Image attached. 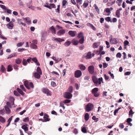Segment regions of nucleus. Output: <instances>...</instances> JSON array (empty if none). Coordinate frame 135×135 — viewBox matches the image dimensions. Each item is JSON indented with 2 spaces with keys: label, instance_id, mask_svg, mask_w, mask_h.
I'll return each instance as SVG.
<instances>
[{
  "label": "nucleus",
  "instance_id": "a19ab883",
  "mask_svg": "<svg viewBox=\"0 0 135 135\" xmlns=\"http://www.w3.org/2000/svg\"><path fill=\"white\" fill-rule=\"evenodd\" d=\"M24 42H19L17 45V47H20L22 46L24 44Z\"/></svg>",
  "mask_w": 135,
  "mask_h": 135
},
{
  "label": "nucleus",
  "instance_id": "2eb2a0df",
  "mask_svg": "<svg viewBox=\"0 0 135 135\" xmlns=\"http://www.w3.org/2000/svg\"><path fill=\"white\" fill-rule=\"evenodd\" d=\"M23 20H26V22L28 24H30L31 22V20L29 17H27L25 18H23Z\"/></svg>",
  "mask_w": 135,
  "mask_h": 135
},
{
  "label": "nucleus",
  "instance_id": "a211bd4d",
  "mask_svg": "<svg viewBox=\"0 0 135 135\" xmlns=\"http://www.w3.org/2000/svg\"><path fill=\"white\" fill-rule=\"evenodd\" d=\"M110 43L112 44H115L117 43V40L115 38H113L110 41Z\"/></svg>",
  "mask_w": 135,
  "mask_h": 135
},
{
  "label": "nucleus",
  "instance_id": "b1692460",
  "mask_svg": "<svg viewBox=\"0 0 135 135\" xmlns=\"http://www.w3.org/2000/svg\"><path fill=\"white\" fill-rule=\"evenodd\" d=\"M9 108L7 106H5V109L7 113L9 114L10 112V110Z\"/></svg>",
  "mask_w": 135,
  "mask_h": 135
},
{
  "label": "nucleus",
  "instance_id": "09e8293b",
  "mask_svg": "<svg viewBox=\"0 0 135 135\" xmlns=\"http://www.w3.org/2000/svg\"><path fill=\"white\" fill-rule=\"evenodd\" d=\"M92 119L95 121V122H97L98 121V119L96 118L95 116H93L92 117Z\"/></svg>",
  "mask_w": 135,
  "mask_h": 135
},
{
  "label": "nucleus",
  "instance_id": "79ce46f5",
  "mask_svg": "<svg viewBox=\"0 0 135 135\" xmlns=\"http://www.w3.org/2000/svg\"><path fill=\"white\" fill-rule=\"evenodd\" d=\"M14 95L17 96H19L20 95V94L19 93L18 91H14Z\"/></svg>",
  "mask_w": 135,
  "mask_h": 135
},
{
  "label": "nucleus",
  "instance_id": "e433bc0d",
  "mask_svg": "<svg viewBox=\"0 0 135 135\" xmlns=\"http://www.w3.org/2000/svg\"><path fill=\"white\" fill-rule=\"evenodd\" d=\"M94 7H95V10L97 12V13L99 14V10L98 8V7L95 4L94 5Z\"/></svg>",
  "mask_w": 135,
  "mask_h": 135
},
{
  "label": "nucleus",
  "instance_id": "bb28decb",
  "mask_svg": "<svg viewBox=\"0 0 135 135\" xmlns=\"http://www.w3.org/2000/svg\"><path fill=\"white\" fill-rule=\"evenodd\" d=\"M17 91L19 93L22 95H23L24 94V93L23 91L21 89H20L19 88H17Z\"/></svg>",
  "mask_w": 135,
  "mask_h": 135
},
{
  "label": "nucleus",
  "instance_id": "4c0bfd02",
  "mask_svg": "<svg viewBox=\"0 0 135 135\" xmlns=\"http://www.w3.org/2000/svg\"><path fill=\"white\" fill-rule=\"evenodd\" d=\"M0 121L2 123H4L5 122V120L3 117L0 116Z\"/></svg>",
  "mask_w": 135,
  "mask_h": 135
},
{
  "label": "nucleus",
  "instance_id": "7c9ffc66",
  "mask_svg": "<svg viewBox=\"0 0 135 135\" xmlns=\"http://www.w3.org/2000/svg\"><path fill=\"white\" fill-rule=\"evenodd\" d=\"M24 130V131L26 132V131H27L28 130V128L27 127H26L25 126V125H23L21 127Z\"/></svg>",
  "mask_w": 135,
  "mask_h": 135
},
{
  "label": "nucleus",
  "instance_id": "7ed1b4c3",
  "mask_svg": "<svg viewBox=\"0 0 135 135\" xmlns=\"http://www.w3.org/2000/svg\"><path fill=\"white\" fill-rule=\"evenodd\" d=\"M93 105L92 104L89 103L87 104L85 107L86 110L88 112L91 110L92 108L93 107Z\"/></svg>",
  "mask_w": 135,
  "mask_h": 135
},
{
  "label": "nucleus",
  "instance_id": "0e129e2a",
  "mask_svg": "<svg viewBox=\"0 0 135 135\" xmlns=\"http://www.w3.org/2000/svg\"><path fill=\"white\" fill-rule=\"evenodd\" d=\"M67 3V1L65 0H63L62 2V5L63 6H65Z\"/></svg>",
  "mask_w": 135,
  "mask_h": 135
},
{
  "label": "nucleus",
  "instance_id": "aec40b11",
  "mask_svg": "<svg viewBox=\"0 0 135 135\" xmlns=\"http://www.w3.org/2000/svg\"><path fill=\"white\" fill-rule=\"evenodd\" d=\"M17 22L19 25H22L24 26H25L26 25V24L25 23L22 22L21 20L20 19H17Z\"/></svg>",
  "mask_w": 135,
  "mask_h": 135
},
{
  "label": "nucleus",
  "instance_id": "473e14b6",
  "mask_svg": "<svg viewBox=\"0 0 135 135\" xmlns=\"http://www.w3.org/2000/svg\"><path fill=\"white\" fill-rule=\"evenodd\" d=\"M21 60L19 58L16 59L15 60L17 64H20L21 63Z\"/></svg>",
  "mask_w": 135,
  "mask_h": 135
},
{
  "label": "nucleus",
  "instance_id": "f257e3e1",
  "mask_svg": "<svg viewBox=\"0 0 135 135\" xmlns=\"http://www.w3.org/2000/svg\"><path fill=\"white\" fill-rule=\"evenodd\" d=\"M92 78L93 82L95 84L98 83L100 85L101 84V82H102L103 78L102 77L98 79L95 76H92Z\"/></svg>",
  "mask_w": 135,
  "mask_h": 135
},
{
  "label": "nucleus",
  "instance_id": "423d86ee",
  "mask_svg": "<svg viewBox=\"0 0 135 135\" xmlns=\"http://www.w3.org/2000/svg\"><path fill=\"white\" fill-rule=\"evenodd\" d=\"M72 94L68 92L65 93L64 94V97L66 99H70L72 98Z\"/></svg>",
  "mask_w": 135,
  "mask_h": 135
},
{
  "label": "nucleus",
  "instance_id": "dca6fc26",
  "mask_svg": "<svg viewBox=\"0 0 135 135\" xmlns=\"http://www.w3.org/2000/svg\"><path fill=\"white\" fill-rule=\"evenodd\" d=\"M41 74L37 72H35L34 73V76L36 78L39 79L40 78Z\"/></svg>",
  "mask_w": 135,
  "mask_h": 135
},
{
  "label": "nucleus",
  "instance_id": "c756f323",
  "mask_svg": "<svg viewBox=\"0 0 135 135\" xmlns=\"http://www.w3.org/2000/svg\"><path fill=\"white\" fill-rule=\"evenodd\" d=\"M82 132L84 133H87V131L85 127H83L81 129Z\"/></svg>",
  "mask_w": 135,
  "mask_h": 135
},
{
  "label": "nucleus",
  "instance_id": "f8f14e48",
  "mask_svg": "<svg viewBox=\"0 0 135 135\" xmlns=\"http://www.w3.org/2000/svg\"><path fill=\"white\" fill-rule=\"evenodd\" d=\"M44 6L50 9H51L52 8H55V5L54 4H50V5H45Z\"/></svg>",
  "mask_w": 135,
  "mask_h": 135
},
{
  "label": "nucleus",
  "instance_id": "a18cd8bd",
  "mask_svg": "<svg viewBox=\"0 0 135 135\" xmlns=\"http://www.w3.org/2000/svg\"><path fill=\"white\" fill-rule=\"evenodd\" d=\"M78 37L79 38H82L83 37H84L83 33L81 32H80L79 34Z\"/></svg>",
  "mask_w": 135,
  "mask_h": 135
},
{
  "label": "nucleus",
  "instance_id": "ddd939ff",
  "mask_svg": "<svg viewBox=\"0 0 135 135\" xmlns=\"http://www.w3.org/2000/svg\"><path fill=\"white\" fill-rule=\"evenodd\" d=\"M27 6L29 8L32 10H34V7L32 6V2H30L27 3Z\"/></svg>",
  "mask_w": 135,
  "mask_h": 135
},
{
  "label": "nucleus",
  "instance_id": "4be33fe9",
  "mask_svg": "<svg viewBox=\"0 0 135 135\" xmlns=\"http://www.w3.org/2000/svg\"><path fill=\"white\" fill-rule=\"evenodd\" d=\"M50 30L53 34H55L56 33L55 30L53 26H52L50 28Z\"/></svg>",
  "mask_w": 135,
  "mask_h": 135
},
{
  "label": "nucleus",
  "instance_id": "13d9d810",
  "mask_svg": "<svg viewBox=\"0 0 135 135\" xmlns=\"http://www.w3.org/2000/svg\"><path fill=\"white\" fill-rule=\"evenodd\" d=\"M106 21L108 22L110 21L111 19L110 17H108L105 18Z\"/></svg>",
  "mask_w": 135,
  "mask_h": 135
},
{
  "label": "nucleus",
  "instance_id": "6e6d98bb",
  "mask_svg": "<svg viewBox=\"0 0 135 135\" xmlns=\"http://www.w3.org/2000/svg\"><path fill=\"white\" fill-rule=\"evenodd\" d=\"M7 107H9L10 108H11L12 107L11 105V104L9 102H7Z\"/></svg>",
  "mask_w": 135,
  "mask_h": 135
},
{
  "label": "nucleus",
  "instance_id": "c9c22d12",
  "mask_svg": "<svg viewBox=\"0 0 135 135\" xmlns=\"http://www.w3.org/2000/svg\"><path fill=\"white\" fill-rule=\"evenodd\" d=\"M13 69L12 66L10 65L8 66L7 71H10Z\"/></svg>",
  "mask_w": 135,
  "mask_h": 135
},
{
  "label": "nucleus",
  "instance_id": "603ef678",
  "mask_svg": "<svg viewBox=\"0 0 135 135\" xmlns=\"http://www.w3.org/2000/svg\"><path fill=\"white\" fill-rule=\"evenodd\" d=\"M121 54L120 52H118L117 53L116 55V57H117L120 58L121 56Z\"/></svg>",
  "mask_w": 135,
  "mask_h": 135
},
{
  "label": "nucleus",
  "instance_id": "a878e982",
  "mask_svg": "<svg viewBox=\"0 0 135 135\" xmlns=\"http://www.w3.org/2000/svg\"><path fill=\"white\" fill-rule=\"evenodd\" d=\"M134 113V112H133L132 109L130 108V110L129 112V117H132L133 114Z\"/></svg>",
  "mask_w": 135,
  "mask_h": 135
},
{
  "label": "nucleus",
  "instance_id": "864d4df0",
  "mask_svg": "<svg viewBox=\"0 0 135 135\" xmlns=\"http://www.w3.org/2000/svg\"><path fill=\"white\" fill-rule=\"evenodd\" d=\"M70 102V100L69 99H66L63 101V102L65 103H69Z\"/></svg>",
  "mask_w": 135,
  "mask_h": 135
},
{
  "label": "nucleus",
  "instance_id": "4468645a",
  "mask_svg": "<svg viewBox=\"0 0 135 135\" xmlns=\"http://www.w3.org/2000/svg\"><path fill=\"white\" fill-rule=\"evenodd\" d=\"M32 60L37 65L40 66V64L38 62L37 58L36 57H34L32 59Z\"/></svg>",
  "mask_w": 135,
  "mask_h": 135
},
{
  "label": "nucleus",
  "instance_id": "6ab92c4d",
  "mask_svg": "<svg viewBox=\"0 0 135 135\" xmlns=\"http://www.w3.org/2000/svg\"><path fill=\"white\" fill-rule=\"evenodd\" d=\"M91 54L90 52H89L87 54L86 56V59H91L92 57Z\"/></svg>",
  "mask_w": 135,
  "mask_h": 135
},
{
  "label": "nucleus",
  "instance_id": "9d476101",
  "mask_svg": "<svg viewBox=\"0 0 135 135\" xmlns=\"http://www.w3.org/2000/svg\"><path fill=\"white\" fill-rule=\"evenodd\" d=\"M48 117V115L46 114H44V116L43 117L44 120L42 121L43 122H46L49 121L50 120V119H49Z\"/></svg>",
  "mask_w": 135,
  "mask_h": 135
},
{
  "label": "nucleus",
  "instance_id": "052dcab7",
  "mask_svg": "<svg viewBox=\"0 0 135 135\" xmlns=\"http://www.w3.org/2000/svg\"><path fill=\"white\" fill-rule=\"evenodd\" d=\"M29 120V118L28 117H27L25 118L23 120V121L25 122H27Z\"/></svg>",
  "mask_w": 135,
  "mask_h": 135
},
{
  "label": "nucleus",
  "instance_id": "20e7f679",
  "mask_svg": "<svg viewBox=\"0 0 135 135\" xmlns=\"http://www.w3.org/2000/svg\"><path fill=\"white\" fill-rule=\"evenodd\" d=\"M88 71L91 74H93L94 73V67L93 65H90L88 68Z\"/></svg>",
  "mask_w": 135,
  "mask_h": 135
},
{
  "label": "nucleus",
  "instance_id": "e2e57ef3",
  "mask_svg": "<svg viewBox=\"0 0 135 135\" xmlns=\"http://www.w3.org/2000/svg\"><path fill=\"white\" fill-rule=\"evenodd\" d=\"M32 58L30 57H29L28 58L27 60V62L28 63H30V62L31 61Z\"/></svg>",
  "mask_w": 135,
  "mask_h": 135
},
{
  "label": "nucleus",
  "instance_id": "9b49d317",
  "mask_svg": "<svg viewBox=\"0 0 135 135\" xmlns=\"http://www.w3.org/2000/svg\"><path fill=\"white\" fill-rule=\"evenodd\" d=\"M52 58L56 61V63H58L61 60V58H57L54 56L52 57Z\"/></svg>",
  "mask_w": 135,
  "mask_h": 135
},
{
  "label": "nucleus",
  "instance_id": "bf43d9fd",
  "mask_svg": "<svg viewBox=\"0 0 135 135\" xmlns=\"http://www.w3.org/2000/svg\"><path fill=\"white\" fill-rule=\"evenodd\" d=\"M73 132L75 134H77L78 133V130L76 128H75L73 131Z\"/></svg>",
  "mask_w": 135,
  "mask_h": 135
},
{
  "label": "nucleus",
  "instance_id": "72a5a7b5",
  "mask_svg": "<svg viewBox=\"0 0 135 135\" xmlns=\"http://www.w3.org/2000/svg\"><path fill=\"white\" fill-rule=\"evenodd\" d=\"M84 41V37H83L81 38V39L79 40V43L80 44H83Z\"/></svg>",
  "mask_w": 135,
  "mask_h": 135
},
{
  "label": "nucleus",
  "instance_id": "1a4fd4ad",
  "mask_svg": "<svg viewBox=\"0 0 135 135\" xmlns=\"http://www.w3.org/2000/svg\"><path fill=\"white\" fill-rule=\"evenodd\" d=\"M6 26L9 29H12L14 26L13 22L11 21L8 24L6 25Z\"/></svg>",
  "mask_w": 135,
  "mask_h": 135
},
{
  "label": "nucleus",
  "instance_id": "f3484780",
  "mask_svg": "<svg viewBox=\"0 0 135 135\" xmlns=\"http://www.w3.org/2000/svg\"><path fill=\"white\" fill-rule=\"evenodd\" d=\"M100 45V43L99 42L94 43L93 45V48L95 49L97 48Z\"/></svg>",
  "mask_w": 135,
  "mask_h": 135
},
{
  "label": "nucleus",
  "instance_id": "4d7b16f0",
  "mask_svg": "<svg viewBox=\"0 0 135 135\" xmlns=\"http://www.w3.org/2000/svg\"><path fill=\"white\" fill-rule=\"evenodd\" d=\"M5 71V68L3 65H2L1 66V71L2 72H3Z\"/></svg>",
  "mask_w": 135,
  "mask_h": 135
},
{
  "label": "nucleus",
  "instance_id": "393cba45",
  "mask_svg": "<svg viewBox=\"0 0 135 135\" xmlns=\"http://www.w3.org/2000/svg\"><path fill=\"white\" fill-rule=\"evenodd\" d=\"M89 118V115L88 113H86L85 115V119L86 121L88 120Z\"/></svg>",
  "mask_w": 135,
  "mask_h": 135
},
{
  "label": "nucleus",
  "instance_id": "774afa93",
  "mask_svg": "<svg viewBox=\"0 0 135 135\" xmlns=\"http://www.w3.org/2000/svg\"><path fill=\"white\" fill-rule=\"evenodd\" d=\"M104 11H105L106 12L108 13L110 12V9H109V8H108L105 9L104 10Z\"/></svg>",
  "mask_w": 135,
  "mask_h": 135
},
{
  "label": "nucleus",
  "instance_id": "680f3d73",
  "mask_svg": "<svg viewBox=\"0 0 135 135\" xmlns=\"http://www.w3.org/2000/svg\"><path fill=\"white\" fill-rule=\"evenodd\" d=\"M20 88L22 89L24 91H25L26 90L25 89V88L24 86L21 85L20 86Z\"/></svg>",
  "mask_w": 135,
  "mask_h": 135
},
{
  "label": "nucleus",
  "instance_id": "c85d7f7f",
  "mask_svg": "<svg viewBox=\"0 0 135 135\" xmlns=\"http://www.w3.org/2000/svg\"><path fill=\"white\" fill-rule=\"evenodd\" d=\"M22 63L23 65L24 66H26L27 64V62L26 59H23L22 60Z\"/></svg>",
  "mask_w": 135,
  "mask_h": 135
},
{
  "label": "nucleus",
  "instance_id": "f704fd0d",
  "mask_svg": "<svg viewBox=\"0 0 135 135\" xmlns=\"http://www.w3.org/2000/svg\"><path fill=\"white\" fill-rule=\"evenodd\" d=\"M37 73H40L41 74H42V73L41 70L39 67H38L37 69Z\"/></svg>",
  "mask_w": 135,
  "mask_h": 135
},
{
  "label": "nucleus",
  "instance_id": "2f4dec72",
  "mask_svg": "<svg viewBox=\"0 0 135 135\" xmlns=\"http://www.w3.org/2000/svg\"><path fill=\"white\" fill-rule=\"evenodd\" d=\"M71 44V42L70 41H68L65 43L64 45L66 46H69Z\"/></svg>",
  "mask_w": 135,
  "mask_h": 135
},
{
  "label": "nucleus",
  "instance_id": "cd10ccee",
  "mask_svg": "<svg viewBox=\"0 0 135 135\" xmlns=\"http://www.w3.org/2000/svg\"><path fill=\"white\" fill-rule=\"evenodd\" d=\"M115 14L118 17H120V11L117 9L116 12Z\"/></svg>",
  "mask_w": 135,
  "mask_h": 135
},
{
  "label": "nucleus",
  "instance_id": "412c9836",
  "mask_svg": "<svg viewBox=\"0 0 135 135\" xmlns=\"http://www.w3.org/2000/svg\"><path fill=\"white\" fill-rule=\"evenodd\" d=\"M79 66L81 70H84L86 69V67L83 64H80Z\"/></svg>",
  "mask_w": 135,
  "mask_h": 135
},
{
  "label": "nucleus",
  "instance_id": "6e6552de",
  "mask_svg": "<svg viewBox=\"0 0 135 135\" xmlns=\"http://www.w3.org/2000/svg\"><path fill=\"white\" fill-rule=\"evenodd\" d=\"M68 33L71 36L74 37L76 34L77 32L76 31L70 30L69 31Z\"/></svg>",
  "mask_w": 135,
  "mask_h": 135
},
{
  "label": "nucleus",
  "instance_id": "5fc2aeb1",
  "mask_svg": "<svg viewBox=\"0 0 135 135\" xmlns=\"http://www.w3.org/2000/svg\"><path fill=\"white\" fill-rule=\"evenodd\" d=\"M18 66L17 64H15L13 65V67L14 69L16 70H17L18 69Z\"/></svg>",
  "mask_w": 135,
  "mask_h": 135
},
{
  "label": "nucleus",
  "instance_id": "49530a36",
  "mask_svg": "<svg viewBox=\"0 0 135 135\" xmlns=\"http://www.w3.org/2000/svg\"><path fill=\"white\" fill-rule=\"evenodd\" d=\"M0 7L3 9H4V10H6L7 9V8L4 5L0 4Z\"/></svg>",
  "mask_w": 135,
  "mask_h": 135
},
{
  "label": "nucleus",
  "instance_id": "c03bdc74",
  "mask_svg": "<svg viewBox=\"0 0 135 135\" xmlns=\"http://www.w3.org/2000/svg\"><path fill=\"white\" fill-rule=\"evenodd\" d=\"M121 108H119L118 109H115L114 112V115H116V114L118 112L119 110Z\"/></svg>",
  "mask_w": 135,
  "mask_h": 135
},
{
  "label": "nucleus",
  "instance_id": "5701e85b",
  "mask_svg": "<svg viewBox=\"0 0 135 135\" xmlns=\"http://www.w3.org/2000/svg\"><path fill=\"white\" fill-rule=\"evenodd\" d=\"M72 42L73 44L75 45H77L79 43L78 41L75 39H74L72 40Z\"/></svg>",
  "mask_w": 135,
  "mask_h": 135
},
{
  "label": "nucleus",
  "instance_id": "37998d69",
  "mask_svg": "<svg viewBox=\"0 0 135 135\" xmlns=\"http://www.w3.org/2000/svg\"><path fill=\"white\" fill-rule=\"evenodd\" d=\"M73 88L72 86H70L69 88L68 91V92L71 93L73 91Z\"/></svg>",
  "mask_w": 135,
  "mask_h": 135
},
{
  "label": "nucleus",
  "instance_id": "58836bf2",
  "mask_svg": "<svg viewBox=\"0 0 135 135\" xmlns=\"http://www.w3.org/2000/svg\"><path fill=\"white\" fill-rule=\"evenodd\" d=\"M30 46L31 48L33 49H36L37 48V47L36 45L31 44Z\"/></svg>",
  "mask_w": 135,
  "mask_h": 135
},
{
  "label": "nucleus",
  "instance_id": "ea45409f",
  "mask_svg": "<svg viewBox=\"0 0 135 135\" xmlns=\"http://www.w3.org/2000/svg\"><path fill=\"white\" fill-rule=\"evenodd\" d=\"M60 39V38H56L55 37H54L52 38V40H54V41H56L57 42H59V40Z\"/></svg>",
  "mask_w": 135,
  "mask_h": 135
},
{
  "label": "nucleus",
  "instance_id": "69168bd1",
  "mask_svg": "<svg viewBox=\"0 0 135 135\" xmlns=\"http://www.w3.org/2000/svg\"><path fill=\"white\" fill-rule=\"evenodd\" d=\"M132 121V120L131 118H129L127 119V122L128 123H130Z\"/></svg>",
  "mask_w": 135,
  "mask_h": 135
},
{
  "label": "nucleus",
  "instance_id": "39448f33",
  "mask_svg": "<svg viewBox=\"0 0 135 135\" xmlns=\"http://www.w3.org/2000/svg\"><path fill=\"white\" fill-rule=\"evenodd\" d=\"M82 74V72L80 70H77L75 73V76L76 78H79L81 76Z\"/></svg>",
  "mask_w": 135,
  "mask_h": 135
},
{
  "label": "nucleus",
  "instance_id": "3c124183",
  "mask_svg": "<svg viewBox=\"0 0 135 135\" xmlns=\"http://www.w3.org/2000/svg\"><path fill=\"white\" fill-rule=\"evenodd\" d=\"M32 42L33 43L31 44H33L37 45V41L36 40H32Z\"/></svg>",
  "mask_w": 135,
  "mask_h": 135
},
{
  "label": "nucleus",
  "instance_id": "338daca9",
  "mask_svg": "<svg viewBox=\"0 0 135 135\" xmlns=\"http://www.w3.org/2000/svg\"><path fill=\"white\" fill-rule=\"evenodd\" d=\"M103 67L104 68H107L108 66V64L106 63H103Z\"/></svg>",
  "mask_w": 135,
  "mask_h": 135
},
{
  "label": "nucleus",
  "instance_id": "8fccbe9b",
  "mask_svg": "<svg viewBox=\"0 0 135 135\" xmlns=\"http://www.w3.org/2000/svg\"><path fill=\"white\" fill-rule=\"evenodd\" d=\"M108 73L109 74H110V76L112 77V78L114 79V76L113 74L110 71H109Z\"/></svg>",
  "mask_w": 135,
  "mask_h": 135
},
{
  "label": "nucleus",
  "instance_id": "0eeeda50",
  "mask_svg": "<svg viewBox=\"0 0 135 135\" xmlns=\"http://www.w3.org/2000/svg\"><path fill=\"white\" fill-rule=\"evenodd\" d=\"M66 32V30L65 29H61L57 32V34L58 36H61L64 35Z\"/></svg>",
  "mask_w": 135,
  "mask_h": 135
},
{
  "label": "nucleus",
  "instance_id": "f03ea898",
  "mask_svg": "<svg viewBox=\"0 0 135 135\" xmlns=\"http://www.w3.org/2000/svg\"><path fill=\"white\" fill-rule=\"evenodd\" d=\"M98 88H95L93 89L92 90V93L95 97H98L100 95L99 93L98 92Z\"/></svg>",
  "mask_w": 135,
  "mask_h": 135
},
{
  "label": "nucleus",
  "instance_id": "de8ad7c7",
  "mask_svg": "<svg viewBox=\"0 0 135 135\" xmlns=\"http://www.w3.org/2000/svg\"><path fill=\"white\" fill-rule=\"evenodd\" d=\"M129 44V42L127 40H125L124 42V46H126Z\"/></svg>",
  "mask_w": 135,
  "mask_h": 135
}]
</instances>
